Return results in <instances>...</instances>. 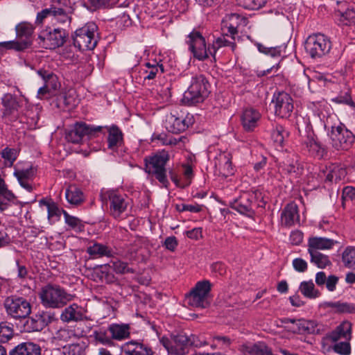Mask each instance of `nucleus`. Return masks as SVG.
I'll list each match as a JSON object with an SVG mask.
<instances>
[{"label": "nucleus", "mask_w": 355, "mask_h": 355, "mask_svg": "<svg viewBox=\"0 0 355 355\" xmlns=\"http://www.w3.org/2000/svg\"><path fill=\"white\" fill-rule=\"evenodd\" d=\"M235 35L228 32L224 33L213 42L211 47L207 48L204 37L199 31L194 30L188 35L186 43L195 58L204 60L209 57V53L214 55L221 47L230 46L234 51L236 47Z\"/></svg>", "instance_id": "f257e3e1"}, {"label": "nucleus", "mask_w": 355, "mask_h": 355, "mask_svg": "<svg viewBox=\"0 0 355 355\" xmlns=\"http://www.w3.org/2000/svg\"><path fill=\"white\" fill-rule=\"evenodd\" d=\"M40 298L45 307L60 309L72 301L74 295L68 293L58 285L47 284L42 288Z\"/></svg>", "instance_id": "f03ea898"}, {"label": "nucleus", "mask_w": 355, "mask_h": 355, "mask_svg": "<svg viewBox=\"0 0 355 355\" xmlns=\"http://www.w3.org/2000/svg\"><path fill=\"white\" fill-rule=\"evenodd\" d=\"M46 18L51 19L53 24L69 26L71 16L69 8L63 6L59 1L54 2L49 8L42 10L37 15L35 23L41 24Z\"/></svg>", "instance_id": "7ed1b4c3"}, {"label": "nucleus", "mask_w": 355, "mask_h": 355, "mask_svg": "<svg viewBox=\"0 0 355 355\" xmlns=\"http://www.w3.org/2000/svg\"><path fill=\"white\" fill-rule=\"evenodd\" d=\"M168 160L169 155L166 151L158 153L144 159L145 171L154 176L164 187H167L168 184L165 168Z\"/></svg>", "instance_id": "20e7f679"}, {"label": "nucleus", "mask_w": 355, "mask_h": 355, "mask_svg": "<svg viewBox=\"0 0 355 355\" xmlns=\"http://www.w3.org/2000/svg\"><path fill=\"white\" fill-rule=\"evenodd\" d=\"M209 83L204 76L193 77L188 89L184 92L182 101L191 105L202 102L208 96Z\"/></svg>", "instance_id": "39448f33"}, {"label": "nucleus", "mask_w": 355, "mask_h": 355, "mask_svg": "<svg viewBox=\"0 0 355 355\" xmlns=\"http://www.w3.org/2000/svg\"><path fill=\"white\" fill-rule=\"evenodd\" d=\"M96 31L97 26L94 23H87L77 29L72 37L74 46L80 51L94 49L98 42Z\"/></svg>", "instance_id": "423d86ee"}, {"label": "nucleus", "mask_w": 355, "mask_h": 355, "mask_svg": "<svg viewBox=\"0 0 355 355\" xmlns=\"http://www.w3.org/2000/svg\"><path fill=\"white\" fill-rule=\"evenodd\" d=\"M331 49L329 38L321 33L309 35L305 42L306 51L312 58H320L328 54Z\"/></svg>", "instance_id": "0eeeda50"}, {"label": "nucleus", "mask_w": 355, "mask_h": 355, "mask_svg": "<svg viewBox=\"0 0 355 355\" xmlns=\"http://www.w3.org/2000/svg\"><path fill=\"white\" fill-rule=\"evenodd\" d=\"M4 307L8 315L13 318H26L31 313L30 302L23 297L11 295L6 298Z\"/></svg>", "instance_id": "6e6552de"}, {"label": "nucleus", "mask_w": 355, "mask_h": 355, "mask_svg": "<svg viewBox=\"0 0 355 355\" xmlns=\"http://www.w3.org/2000/svg\"><path fill=\"white\" fill-rule=\"evenodd\" d=\"M329 137L332 147L336 150H348L354 141L353 133L342 123L331 126Z\"/></svg>", "instance_id": "1a4fd4ad"}, {"label": "nucleus", "mask_w": 355, "mask_h": 355, "mask_svg": "<svg viewBox=\"0 0 355 355\" xmlns=\"http://www.w3.org/2000/svg\"><path fill=\"white\" fill-rule=\"evenodd\" d=\"M27 104L26 99L11 94H6L1 98L2 112L4 116L16 120L23 112V107Z\"/></svg>", "instance_id": "9d476101"}, {"label": "nucleus", "mask_w": 355, "mask_h": 355, "mask_svg": "<svg viewBox=\"0 0 355 355\" xmlns=\"http://www.w3.org/2000/svg\"><path fill=\"white\" fill-rule=\"evenodd\" d=\"M193 123V116L175 110L166 115L164 125L168 132L178 134L184 132Z\"/></svg>", "instance_id": "9b49d317"}, {"label": "nucleus", "mask_w": 355, "mask_h": 355, "mask_svg": "<svg viewBox=\"0 0 355 355\" xmlns=\"http://www.w3.org/2000/svg\"><path fill=\"white\" fill-rule=\"evenodd\" d=\"M110 201V212L114 218H120L126 211L129 205L128 198L124 193H121L116 190H108L101 194Z\"/></svg>", "instance_id": "f8f14e48"}, {"label": "nucleus", "mask_w": 355, "mask_h": 355, "mask_svg": "<svg viewBox=\"0 0 355 355\" xmlns=\"http://www.w3.org/2000/svg\"><path fill=\"white\" fill-rule=\"evenodd\" d=\"M210 290L211 284L208 280L198 282L191 293L187 295V303L194 307H207L209 304L207 297Z\"/></svg>", "instance_id": "ddd939ff"}, {"label": "nucleus", "mask_w": 355, "mask_h": 355, "mask_svg": "<svg viewBox=\"0 0 355 355\" xmlns=\"http://www.w3.org/2000/svg\"><path fill=\"white\" fill-rule=\"evenodd\" d=\"M102 128V126H91L83 122H77L66 131L65 139L69 142L79 144L85 136L92 137L96 132H101Z\"/></svg>", "instance_id": "4468645a"}, {"label": "nucleus", "mask_w": 355, "mask_h": 355, "mask_svg": "<svg viewBox=\"0 0 355 355\" xmlns=\"http://www.w3.org/2000/svg\"><path fill=\"white\" fill-rule=\"evenodd\" d=\"M275 114L280 118H288L294 110V101L290 94L282 92L275 94L272 100Z\"/></svg>", "instance_id": "2eb2a0df"}, {"label": "nucleus", "mask_w": 355, "mask_h": 355, "mask_svg": "<svg viewBox=\"0 0 355 355\" xmlns=\"http://www.w3.org/2000/svg\"><path fill=\"white\" fill-rule=\"evenodd\" d=\"M68 33L64 28H54L42 31L39 38L46 49H54L62 46L67 38Z\"/></svg>", "instance_id": "dca6fc26"}, {"label": "nucleus", "mask_w": 355, "mask_h": 355, "mask_svg": "<svg viewBox=\"0 0 355 355\" xmlns=\"http://www.w3.org/2000/svg\"><path fill=\"white\" fill-rule=\"evenodd\" d=\"M253 198L254 195L252 193L245 192L238 198L230 200L228 205L241 214L251 216L254 214Z\"/></svg>", "instance_id": "f3484780"}, {"label": "nucleus", "mask_w": 355, "mask_h": 355, "mask_svg": "<svg viewBox=\"0 0 355 355\" xmlns=\"http://www.w3.org/2000/svg\"><path fill=\"white\" fill-rule=\"evenodd\" d=\"M86 312L87 311L83 307L73 303L64 308L60 315V320L67 323L83 321L87 320Z\"/></svg>", "instance_id": "a211bd4d"}, {"label": "nucleus", "mask_w": 355, "mask_h": 355, "mask_svg": "<svg viewBox=\"0 0 355 355\" xmlns=\"http://www.w3.org/2000/svg\"><path fill=\"white\" fill-rule=\"evenodd\" d=\"M261 114L259 110L253 107H247L243 110L241 121L243 129L248 132H252L258 126Z\"/></svg>", "instance_id": "6ab92c4d"}, {"label": "nucleus", "mask_w": 355, "mask_h": 355, "mask_svg": "<svg viewBox=\"0 0 355 355\" xmlns=\"http://www.w3.org/2000/svg\"><path fill=\"white\" fill-rule=\"evenodd\" d=\"M214 165L219 174L223 177H229L234 173L232 163V155L229 152H220L215 157Z\"/></svg>", "instance_id": "aec40b11"}, {"label": "nucleus", "mask_w": 355, "mask_h": 355, "mask_svg": "<svg viewBox=\"0 0 355 355\" xmlns=\"http://www.w3.org/2000/svg\"><path fill=\"white\" fill-rule=\"evenodd\" d=\"M14 175L17 178L20 185L31 192L33 191L31 181L35 176V170L31 165L21 168L17 165L15 169Z\"/></svg>", "instance_id": "412c9836"}, {"label": "nucleus", "mask_w": 355, "mask_h": 355, "mask_svg": "<svg viewBox=\"0 0 355 355\" xmlns=\"http://www.w3.org/2000/svg\"><path fill=\"white\" fill-rule=\"evenodd\" d=\"M80 336V333L78 327H64L55 331L53 340L61 345L69 342L73 343L78 339Z\"/></svg>", "instance_id": "4be33fe9"}, {"label": "nucleus", "mask_w": 355, "mask_h": 355, "mask_svg": "<svg viewBox=\"0 0 355 355\" xmlns=\"http://www.w3.org/2000/svg\"><path fill=\"white\" fill-rule=\"evenodd\" d=\"M300 221L297 205L291 202L286 205L281 213V223L286 227H291Z\"/></svg>", "instance_id": "5701e85b"}, {"label": "nucleus", "mask_w": 355, "mask_h": 355, "mask_svg": "<svg viewBox=\"0 0 355 355\" xmlns=\"http://www.w3.org/2000/svg\"><path fill=\"white\" fill-rule=\"evenodd\" d=\"M121 349L125 355H153L154 354L151 347L135 340L124 343Z\"/></svg>", "instance_id": "b1692460"}, {"label": "nucleus", "mask_w": 355, "mask_h": 355, "mask_svg": "<svg viewBox=\"0 0 355 355\" xmlns=\"http://www.w3.org/2000/svg\"><path fill=\"white\" fill-rule=\"evenodd\" d=\"M223 26L227 28L228 33L232 35L238 33V29L241 26H245L248 23L246 17L236 13L227 15L223 21Z\"/></svg>", "instance_id": "393cba45"}, {"label": "nucleus", "mask_w": 355, "mask_h": 355, "mask_svg": "<svg viewBox=\"0 0 355 355\" xmlns=\"http://www.w3.org/2000/svg\"><path fill=\"white\" fill-rule=\"evenodd\" d=\"M108 132L107 147L112 151H116L123 144V134L116 125L106 127Z\"/></svg>", "instance_id": "a878e982"}, {"label": "nucleus", "mask_w": 355, "mask_h": 355, "mask_svg": "<svg viewBox=\"0 0 355 355\" xmlns=\"http://www.w3.org/2000/svg\"><path fill=\"white\" fill-rule=\"evenodd\" d=\"M130 329L128 324L112 323L107 327V332L111 336L112 341H122L130 337Z\"/></svg>", "instance_id": "bb28decb"}, {"label": "nucleus", "mask_w": 355, "mask_h": 355, "mask_svg": "<svg viewBox=\"0 0 355 355\" xmlns=\"http://www.w3.org/2000/svg\"><path fill=\"white\" fill-rule=\"evenodd\" d=\"M191 338L185 334L180 333L173 336L172 354L184 355L188 352V347L190 346Z\"/></svg>", "instance_id": "cd10ccee"}, {"label": "nucleus", "mask_w": 355, "mask_h": 355, "mask_svg": "<svg viewBox=\"0 0 355 355\" xmlns=\"http://www.w3.org/2000/svg\"><path fill=\"white\" fill-rule=\"evenodd\" d=\"M86 252L94 259L103 257H110L112 255V250L109 246L96 241L89 242Z\"/></svg>", "instance_id": "c85d7f7f"}, {"label": "nucleus", "mask_w": 355, "mask_h": 355, "mask_svg": "<svg viewBox=\"0 0 355 355\" xmlns=\"http://www.w3.org/2000/svg\"><path fill=\"white\" fill-rule=\"evenodd\" d=\"M336 242L333 239L323 237H312L308 241V252L329 250Z\"/></svg>", "instance_id": "c756f323"}, {"label": "nucleus", "mask_w": 355, "mask_h": 355, "mask_svg": "<svg viewBox=\"0 0 355 355\" xmlns=\"http://www.w3.org/2000/svg\"><path fill=\"white\" fill-rule=\"evenodd\" d=\"M34 27L28 22L23 21L15 27L16 37L22 42L27 43V49L31 45V37L33 33Z\"/></svg>", "instance_id": "7c9ffc66"}, {"label": "nucleus", "mask_w": 355, "mask_h": 355, "mask_svg": "<svg viewBox=\"0 0 355 355\" xmlns=\"http://www.w3.org/2000/svg\"><path fill=\"white\" fill-rule=\"evenodd\" d=\"M9 355H41V348L31 342L22 343L12 349Z\"/></svg>", "instance_id": "2f4dec72"}, {"label": "nucleus", "mask_w": 355, "mask_h": 355, "mask_svg": "<svg viewBox=\"0 0 355 355\" xmlns=\"http://www.w3.org/2000/svg\"><path fill=\"white\" fill-rule=\"evenodd\" d=\"M65 197L67 202L74 206L82 205L85 200L82 190L75 184H70L65 191Z\"/></svg>", "instance_id": "473e14b6"}, {"label": "nucleus", "mask_w": 355, "mask_h": 355, "mask_svg": "<svg viewBox=\"0 0 355 355\" xmlns=\"http://www.w3.org/2000/svg\"><path fill=\"white\" fill-rule=\"evenodd\" d=\"M352 324L347 321L343 322L335 330L332 331L328 336V338L332 342H337L340 338H351Z\"/></svg>", "instance_id": "72a5a7b5"}, {"label": "nucleus", "mask_w": 355, "mask_h": 355, "mask_svg": "<svg viewBox=\"0 0 355 355\" xmlns=\"http://www.w3.org/2000/svg\"><path fill=\"white\" fill-rule=\"evenodd\" d=\"M21 122L28 124L29 128H35L39 120V114L37 109L33 107L28 106L27 104L23 107V112L21 113L20 117L18 118Z\"/></svg>", "instance_id": "f704fd0d"}, {"label": "nucleus", "mask_w": 355, "mask_h": 355, "mask_svg": "<svg viewBox=\"0 0 355 355\" xmlns=\"http://www.w3.org/2000/svg\"><path fill=\"white\" fill-rule=\"evenodd\" d=\"M47 325L44 318L42 315H35L28 318L24 323V329L28 332L39 331Z\"/></svg>", "instance_id": "c9c22d12"}, {"label": "nucleus", "mask_w": 355, "mask_h": 355, "mask_svg": "<svg viewBox=\"0 0 355 355\" xmlns=\"http://www.w3.org/2000/svg\"><path fill=\"white\" fill-rule=\"evenodd\" d=\"M284 170L288 174L297 178L302 173L303 168L296 157H288L284 162Z\"/></svg>", "instance_id": "e433bc0d"}, {"label": "nucleus", "mask_w": 355, "mask_h": 355, "mask_svg": "<svg viewBox=\"0 0 355 355\" xmlns=\"http://www.w3.org/2000/svg\"><path fill=\"white\" fill-rule=\"evenodd\" d=\"M37 73L45 81L44 86L40 87L37 92V96L40 98H42L49 92V85L55 82L57 77L52 72L44 69L38 70Z\"/></svg>", "instance_id": "4c0bfd02"}, {"label": "nucleus", "mask_w": 355, "mask_h": 355, "mask_svg": "<svg viewBox=\"0 0 355 355\" xmlns=\"http://www.w3.org/2000/svg\"><path fill=\"white\" fill-rule=\"evenodd\" d=\"M27 49V43L18 40L0 42V51H22Z\"/></svg>", "instance_id": "58836bf2"}, {"label": "nucleus", "mask_w": 355, "mask_h": 355, "mask_svg": "<svg viewBox=\"0 0 355 355\" xmlns=\"http://www.w3.org/2000/svg\"><path fill=\"white\" fill-rule=\"evenodd\" d=\"M311 256V262L316 265L320 268H324L331 265L329 257L320 252H309Z\"/></svg>", "instance_id": "ea45409f"}, {"label": "nucleus", "mask_w": 355, "mask_h": 355, "mask_svg": "<svg viewBox=\"0 0 355 355\" xmlns=\"http://www.w3.org/2000/svg\"><path fill=\"white\" fill-rule=\"evenodd\" d=\"M346 175L345 169L338 166H332L329 168L328 173L326 175L325 182H337L342 180Z\"/></svg>", "instance_id": "a19ab883"}, {"label": "nucleus", "mask_w": 355, "mask_h": 355, "mask_svg": "<svg viewBox=\"0 0 355 355\" xmlns=\"http://www.w3.org/2000/svg\"><path fill=\"white\" fill-rule=\"evenodd\" d=\"M145 65L147 69L144 72V81L153 80L156 77L157 73H162L164 72L162 64L146 62Z\"/></svg>", "instance_id": "79ce46f5"}, {"label": "nucleus", "mask_w": 355, "mask_h": 355, "mask_svg": "<svg viewBox=\"0 0 355 355\" xmlns=\"http://www.w3.org/2000/svg\"><path fill=\"white\" fill-rule=\"evenodd\" d=\"M301 293L308 298H316L320 295V293L315 288L312 281L302 282L300 286Z\"/></svg>", "instance_id": "37998d69"}, {"label": "nucleus", "mask_w": 355, "mask_h": 355, "mask_svg": "<svg viewBox=\"0 0 355 355\" xmlns=\"http://www.w3.org/2000/svg\"><path fill=\"white\" fill-rule=\"evenodd\" d=\"M258 50L263 53L266 55H269L271 57H279L282 55V53H285V49L286 46L282 45L279 46L275 47H267L261 44H258L257 45Z\"/></svg>", "instance_id": "c03bdc74"}, {"label": "nucleus", "mask_w": 355, "mask_h": 355, "mask_svg": "<svg viewBox=\"0 0 355 355\" xmlns=\"http://www.w3.org/2000/svg\"><path fill=\"white\" fill-rule=\"evenodd\" d=\"M342 261L345 267L355 269V248H346L342 254Z\"/></svg>", "instance_id": "a18cd8bd"}, {"label": "nucleus", "mask_w": 355, "mask_h": 355, "mask_svg": "<svg viewBox=\"0 0 355 355\" xmlns=\"http://www.w3.org/2000/svg\"><path fill=\"white\" fill-rule=\"evenodd\" d=\"M13 333L12 324L7 322H0V343H4L10 340Z\"/></svg>", "instance_id": "49530a36"}, {"label": "nucleus", "mask_w": 355, "mask_h": 355, "mask_svg": "<svg viewBox=\"0 0 355 355\" xmlns=\"http://www.w3.org/2000/svg\"><path fill=\"white\" fill-rule=\"evenodd\" d=\"M288 136V132L282 125L279 124L275 125L271 135V137L273 141L279 146L282 145L285 138Z\"/></svg>", "instance_id": "de8ad7c7"}, {"label": "nucleus", "mask_w": 355, "mask_h": 355, "mask_svg": "<svg viewBox=\"0 0 355 355\" xmlns=\"http://www.w3.org/2000/svg\"><path fill=\"white\" fill-rule=\"evenodd\" d=\"M237 4L247 10H259L267 2V0H236Z\"/></svg>", "instance_id": "09e8293b"}, {"label": "nucleus", "mask_w": 355, "mask_h": 355, "mask_svg": "<svg viewBox=\"0 0 355 355\" xmlns=\"http://www.w3.org/2000/svg\"><path fill=\"white\" fill-rule=\"evenodd\" d=\"M65 223L73 230L81 231L84 225L80 219L77 217L69 215L66 211L62 210Z\"/></svg>", "instance_id": "8fccbe9b"}, {"label": "nucleus", "mask_w": 355, "mask_h": 355, "mask_svg": "<svg viewBox=\"0 0 355 355\" xmlns=\"http://www.w3.org/2000/svg\"><path fill=\"white\" fill-rule=\"evenodd\" d=\"M305 143L306 148L311 153L320 156L322 155L324 149L320 144L313 137H308Z\"/></svg>", "instance_id": "3c124183"}, {"label": "nucleus", "mask_w": 355, "mask_h": 355, "mask_svg": "<svg viewBox=\"0 0 355 355\" xmlns=\"http://www.w3.org/2000/svg\"><path fill=\"white\" fill-rule=\"evenodd\" d=\"M6 164L12 166L17 157V151L15 148H5L0 153Z\"/></svg>", "instance_id": "603ef678"}, {"label": "nucleus", "mask_w": 355, "mask_h": 355, "mask_svg": "<svg viewBox=\"0 0 355 355\" xmlns=\"http://www.w3.org/2000/svg\"><path fill=\"white\" fill-rule=\"evenodd\" d=\"M109 266L117 273L134 272V270L129 268L127 263L120 260L112 261Z\"/></svg>", "instance_id": "864d4df0"}, {"label": "nucleus", "mask_w": 355, "mask_h": 355, "mask_svg": "<svg viewBox=\"0 0 355 355\" xmlns=\"http://www.w3.org/2000/svg\"><path fill=\"white\" fill-rule=\"evenodd\" d=\"M314 322L313 321H309V322H304L298 320V322L297 324V329L295 330L294 331H297L299 333L301 332H305L307 331L308 333H318L320 331L319 329H315L314 328Z\"/></svg>", "instance_id": "5fc2aeb1"}, {"label": "nucleus", "mask_w": 355, "mask_h": 355, "mask_svg": "<svg viewBox=\"0 0 355 355\" xmlns=\"http://www.w3.org/2000/svg\"><path fill=\"white\" fill-rule=\"evenodd\" d=\"M333 349L340 355H349L351 354V345L348 341L336 342L333 346Z\"/></svg>", "instance_id": "6e6d98bb"}, {"label": "nucleus", "mask_w": 355, "mask_h": 355, "mask_svg": "<svg viewBox=\"0 0 355 355\" xmlns=\"http://www.w3.org/2000/svg\"><path fill=\"white\" fill-rule=\"evenodd\" d=\"M94 338L96 341L103 345H107L110 347L114 346V341H112L111 336H107L106 332L95 331Z\"/></svg>", "instance_id": "4d7b16f0"}, {"label": "nucleus", "mask_w": 355, "mask_h": 355, "mask_svg": "<svg viewBox=\"0 0 355 355\" xmlns=\"http://www.w3.org/2000/svg\"><path fill=\"white\" fill-rule=\"evenodd\" d=\"M327 107L328 105L324 101L312 103L311 109L320 119L324 117L323 111Z\"/></svg>", "instance_id": "13d9d810"}, {"label": "nucleus", "mask_w": 355, "mask_h": 355, "mask_svg": "<svg viewBox=\"0 0 355 355\" xmlns=\"http://www.w3.org/2000/svg\"><path fill=\"white\" fill-rule=\"evenodd\" d=\"M63 349L65 355H80L81 347L80 345L73 342L72 344L64 346Z\"/></svg>", "instance_id": "bf43d9fd"}, {"label": "nucleus", "mask_w": 355, "mask_h": 355, "mask_svg": "<svg viewBox=\"0 0 355 355\" xmlns=\"http://www.w3.org/2000/svg\"><path fill=\"white\" fill-rule=\"evenodd\" d=\"M6 230V228L0 229V248H6L12 243V239Z\"/></svg>", "instance_id": "052dcab7"}, {"label": "nucleus", "mask_w": 355, "mask_h": 355, "mask_svg": "<svg viewBox=\"0 0 355 355\" xmlns=\"http://www.w3.org/2000/svg\"><path fill=\"white\" fill-rule=\"evenodd\" d=\"M293 266L296 271L304 272L307 270L308 264L305 260L301 258H296L293 260Z\"/></svg>", "instance_id": "680f3d73"}, {"label": "nucleus", "mask_w": 355, "mask_h": 355, "mask_svg": "<svg viewBox=\"0 0 355 355\" xmlns=\"http://www.w3.org/2000/svg\"><path fill=\"white\" fill-rule=\"evenodd\" d=\"M342 199L343 201H352L355 200V188L346 187L343 190Z\"/></svg>", "instance_id": "e2e57ef3"}, {"label": "nucleus", "mask_w": 355, "mask_h": 355, "mask_svg": "<svg viewBox=\"0 0 355 355\" xmlns=\"http://www.w3.org/2000/svg\"><path fill=\"white\" fill-rule=\"evenodd\" d=\"M44 204L47 207L49 218H52L53 216H58V217L60 216V210L59 209V208L55 203H53V202L49 203V202H44Z\"/></svg>", "instance_id": "0e129e2a"}, {"label": "nucleus", "mask_w": 355, "mask_h": 355, "mask_svg": "<svg viewBox=\"0 0 355 355\" xmlns=\"http://www.w3.org/2000/svg\"><path fill=\"white\" fill-rule=\"evenodd\" d=\"M213 340L216 341L220 347H227L232 343L231 339L225 336H215L213 337Z\"/></svg>", "instance_id": "69168bd1"}, {"label": "nucleus", "mask_w": 355, "mask_h": 355, "mask_svg": "<svg viewBox=\"0 0 355 355\" xmlns=\"http://www.w3.org/2000/svg\"><path fill=\"white\" fill-rule=\"evenodd\" d=\"M290 241L293 245H300L303 241V234L300 231L295 230L291 232Z\"/></svg>", "instance_id": "338daca9"}, {"label": "nucleus", "mask_w": 355, "mask_h": 355, "mask_svg": "<svg viewBox=\"0 0 355 355\" xmlns=\"http://www.w3.org/2000/svg\"><path fill=\"white\" fill-rule=\"evenodd\" d=\"M178 244L177 239L175 236H169L165 239L164 245L167 250L173 252Z\"/></svg>", "instance_id": "774afa93"}]
</instances>
